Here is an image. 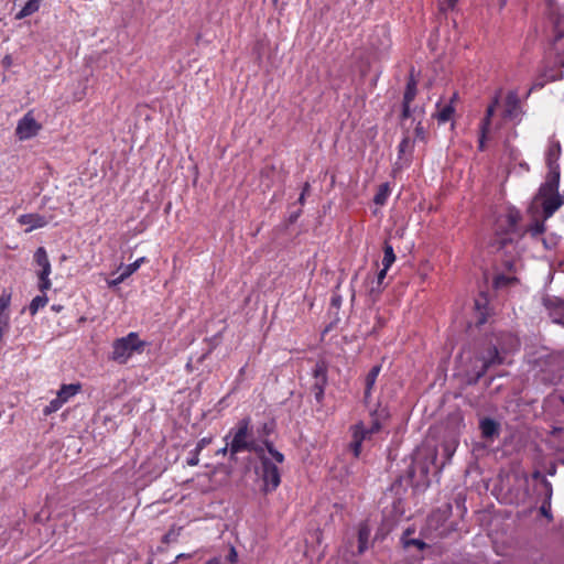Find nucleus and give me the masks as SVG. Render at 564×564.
Listing matches in <instances>:
<instances>
[{
  "instance_id": "f257e3e1",
  "label": "nucleus",
  "mask_w": 564,
  "mask_h": 564,
  "mask_svg": "<svg viewBox=\"0 0 564 564\" xmlns=\"http://www.w3.org/2000/svg\"><path fill=\"white\" fill-rule=\"evenodd\" d=\"M230 441L229 453L235 456L242 452L254 453L257 456L260 455L264 449L271 455L276 464L284 462V455L274 448L273 443L268 438L262 441V445L253 437L251 430V419L249 416L241 419L237 425L230 430L229 434L225 436V441Z\"/></svg>"
},
{
  "instance_id": "f03ea898",
  "label": "nucleus",
  "mask_w": 564,
  "mask_h": 564,
  "mask_svg": "<svg viewBox=\"0 0 564 564\" xmlns=\"http://www.w3.org/2000/svg\"><path fill=\"white\" fill-rule=\"evenodd\" d=\"M33 263L35 272L39 278V289L42 293L51 288V281L48 275L51 273V263L46 250L43 247H39L33 256ZM47 296L45 294L36 295L29 305V312L31 315H35L40 308H43L47 304Z\"/></svg>"
},
{
  "instance_id": "7ed1b4c3",
  "label": "nucleus",
  "mask_w": 564,
  "mask_h": 564,
  "mask_svg": "<svg viewBox=\"0 0 564 564\" xmlns=\"http://www.w3.org/2000/svg\"><path fill=\"white\" fill-rule=\"evenodd\" d=\"M147 346L148 343L140 339L138 333L131 332L112 343L111 358L119 364H127L134 354H142Z\"/></svg>"
},
{
  "instance_id": "20e7f679",
  "label": "nucleus",
  "mask_w": 564,
  "mask_h": 564,
  "mask_svg": "<svg viewBox=\"0 0 564 564\" xmlns=\"http://www.w3.org/2000/svg\"><path fill=\"white\" fill-rule=\"evenodd\" d=\"M261 463L262 491L269 494L274 491L281 484L280 469L265 454V449L257 456Z\"/></svg>"
},
{
  "instance_id": "39448f33",
  "label": "nucleus",
  "mask_w": 564,
  "mask_h": 564,
  "mask_svg": "<svg viewBox=\"0 0 564 564\" xmlns=\"http://www.w3.org/2000/svg\"><path fill=\"white\" fill-rule=\"evenodd\" d=\"M328 367L324 360H319L315 364L313 369L314 382L311 387L312 393L317 403L322 404L324 401L325 388L328 382Z\"/></svg>"
},
{
  "instance_id": "423d86ee",
  "label": "nucleus",
  "mask_w": 564,
  "mask_h": 564,
  "mask_svg": "<svg viewBox=\"0 0 564 564\" xmlns=\"http://www.w3.org/2000/svg\"><path fill=\"white\" fill-rule=\"evenodd\" d=\"M41 124L34 119L31 111L25 113L18 122L15 134L20 140H28L37 134Z\"/></svg>"
},
{
  "instance_id": "0eeeda50",
  "label": "nucleus",
  "mask_w": 564,
  "mask_h": 564,
  "mask_svg": "<svg viewBox=\"0 0 564 564\" xmlns=\"http://www.w3.org/2000/svg\"><path fill=\"white\" fill-rule=\"evenodd\" d=\"M539 197L542 198V210L544 219H547L554 215V213L564 204L563 197L558 194V191L555 193H540Z\"/></svg>"
},
{
  "instance_id": "6e6552de",
  "label": "nucleus",
  "mask_w": 564,
  "mask_h": 564,
  "mask_svg": "<svg viewBox=\"0 0 564 564\" xmlns=\"http://www.w3.org/2000/svg\"><path fill=\"white\" fill-rule=\"evenodd\" d=\"M416 80L411 75L403 95V101H402V113L401 119L405 120L411 117V102L415 99L417 88H416Z\"/></svg>"
},
{
  "instance_id": "1a4fd4ad",
  "label": "nucleus",
  "mask_w": 564,
  "mask_h": 564,
  "mask_svg": "<svg viewBox=\"0 0 564 564\" xmlns=\"http://www.w3.org/2000/svg\"><path fill=\"white\" fill-rule=\"evenodd\" d=\"M481 359L482 367L476 375V381L484 377L491 366L501 365L503 364L505 360V358L500 355V351L497 348V346L489 347L487 355L484 356Z\"/></svg>"
},
{
  "instance_id": "9d476101",
  "label": "nucleus",
  "mask_w": 564,
  "mask_h": 564,
  "mask_svg": "<svg viewBox=\"0 0 564 564\" xmlns=\"http://www.w3.org/2000/svg\"><path fill=\"white\" fill-rule=\"evenodd\" d=\"M549 174L546 181L540 187V193H555L558 191L560 185V165L549 166Z\"/></svg>"
},
{
  "instance_id": "9b49d317",
  "label": "nucleus",
  "mask_w": 564,
  "mask_h": 564,
  "mask_svg": "<svg viewBox=\"0 0 564 564\" xmlns=\"http://www.w3.org/2000/svg\"><path fill=\"white\" fill-rule=\"evenodd\" d=\"M479 429L481 437L487 441H494L500 433V424L490 417L481 419L479 422Z\"/></svg>"
},
{
  "instance_id": "f8f14e48",
  "label": "nucleus",
  "mask_w": 564,
  "mask_h": 564,
  "mask_svg": "<svg viewBox=\"0 0 564 564\" xmlns=\"http://www.w3.org/2000/svg\"><path fill=\"white\" fill-rule=\"evenodd\" d=\"M19 224L26 226L25 231L30 232L34 229L42 228L46 225L44 216L39 214H24L18 218Z\"/></svg>"
},
{
  "instance_id": "ddd939ff",
  "label": "nucleus",
  "mask_w": 564,
  "mask_h": 564,
  "mask_svg": "<svg viewBox=\"0 0 564 564\" xmlns=\"http://www.w3.org/2000/svg\"><path fill=\"white\" fill-rule=\"evenodd\" d=\"M457 99V93H454L449 104L444 105L443 107L440 106V104L436 105L438 108L437 112L434 115V117L437 119V122L440 124L446 123L449 121L455 112L454 102Z\"/></svg>"
},
{
  "instance_id": "4468645a",
  "label": "nucleus",
  "mask_w": 564,
  "mask_h": 564,
  "mask_svg": "<svg viewBox=\"0 0 564 564\" xmlns=\"http://www.w3.org/2000/svg\"><path fill=\"white\" fill-rule=\"evenodd\" d=\"M70 397V384H63L58 395L50 402L44 409V414H51L57 411L64 402Z\"/></svg>"
},
{
  "instance_id": "2eb2a0df",
  "label": "nucleus",
  "mask_w": 564,
  "mask_h": 564,
  "mask_svg": "<svg viewBox=\"0 0 564 564\" xmlns=\"http://www.w3.org/2000/svg\"><path fill=\"white\" fill-rule=\"evenodd\" d=\"M561 153H562V149H561L560 141H557V140L550 141L547 150H546V154H545V161H546L547 167L554 166V165H560L558 160L561 158Z\"/></svg>"
},
{
  "instance_id": "dca6fc26",
  "label": "nucleus",
  "mask_w": 564,
  "mask_h": 564,
  "mask_svg": "<svg viewBox=\"0 0 564 564\" xmlns=\"http://www.w3.org/2000/svg\"><path fill=\"white\" fill-rule=\"evenodd\" d=\"M381 371V366H373L366 376V388H365V400L367 401L371 395V390L377 381V378Z\"/></svg>"
},
{
  "instance_id": "f3484780",
  "label": "nucleus",
  "mask_w": 564,
  "mask_h": 564,
  "mask_svg": "<svg viewBox=\"0 0 564 564\" xmlns=\"http://www.w3.org/2000/svg\"><path fill=\"white\" fill-rule=\"evenodd\" d=\"M42 0H28L22 9L15 14L17 20L24 19L39 11Z\"/></svg>"
},
{
  "instance_id": "a211bd4d",
  "label": "nucleus",
  "mask_w": 564,
  "mask_h": 564,
  "mask_svg": "<svg viewBox=\"0 0 564 564\" xmlns=\"http://www.w3.org/2000/svg\"><path fill=\"white\" fill-rule=\"evenodd\" d=\"M445 520V513L441 510H435L427 517L426 525L429 529L437 531Z\"/></svg>"
},
{
  "instance_id": "6ab92c4d",
  "label": "nucleus",
  "mask_w": 564,
  "mask_h": 564,
  "mask_svg": "<svg viewBox=\"0 0 564 564\" xmlns=\"http://www.w3.org/2000/svg\"><path fill=\"white\" fill-rule=\"evenodd\" d=\"M390 194H391V188H390L389 183L381 184L373 197L375 204L383 206L387 203Z\"/></svg>"
},
{
  "instance_id": "aec40b11",
  "label": "nucleus",
  "mask_w": 564,
  "mask_h": 564,
  "mask_svg": "<svg viewBox=\"0 0 564 564\" xmlns=\"http://www.w3.org/2000/svg\"><path fill=\"white\" fill-rule=\"evenodd\" d=\"M545 220L546 219H535L532 224H530L525 232L529 234L532 238H538L545 231Z\"/></svg>"
},
{
  "instance_id": "412c9836",
  "label": "nucleus",
  "mask_w": 564,
  "mask_h": 564,
  "mask_svg": "<svg viewBox=\"0 0 564 564\" xmlns=\"http://www.w3.org/2000/svg\"><path fill=\"white\" fill-rule=\"evenodd\" d=\"M394 261H395V253H394L393 247L388 241H384L382 265L386 269H390L391 265L394 263Z\"/></svg>"
},
{
  "instance_id": "4be33fe9",
  "label": "nucleus",
  "mask_w": 564,
  "mask_h": 564,
  "mask_svg": "<svg viewBox=\"0 0 564 564\" xmlns=\"http://www.w3.org/2000/svg\"><path fill=\"white\" fill-rule=\"evenodd\" d=\"M370 530L367 525H361L358 530V552L361 554L367 550Z\"/></svg>"
},
{
  "instance_id": "5701e85b",
  "label": "nucleus",
  "mask_w": 564,
  "mask_h": 564,
  "mask_svg": "<svg viewBox=\"0 0 564 564\" xmlns=\"http://www.w3.org/2000/svg\"><path fill=\"white\" fill-rule=\"evenodd\" d=\"M350 431H351V437L359 436L361 443L364 441L370 438L371 435H372V434L369 433V431L367 430V427L364 425L362 422H359V423L352 425L350 427Z\"/></svg>"
},
{
  "instance_id": "b1692460",
  "label": "nucleus",
  "mask_w": 564,
  "mask_h": 564,
  "mask_svg": "<svg viewBox=\"0 0 564 564\" xmlns=\"http://www.w3.org/2000/svg\"><path fill=\"white\" fill-rule=\"evenodd\" d=\"M147 262H148V259L145 257H141V258L137 259L134 262H132L128 265H124V267H120L119 269L122 270V272L127 275V278H129L134 272H137L142 264H144Z\"/></svg>"
},
{
  "instance_id": "393cba45",
  "label": "nucleus",
  "mask_w": 564,
  "mask_h": 564,
  "mask_svg": "<svg viewBox=\"0 0 564 564\" xmlns=\"http://www.w3.org/2000/svg\"><path fill=\"white\" fill-rule=\"evenodd\" d=\"M516 281H517V279L514 276H508V275H505V274H499L494 280V286L496 289H500V288L508 286V285L514 283Z\"/></svg>"
},
{
  "instance_id": "a878e982",
  "label": "nucleus",
  "mask_w": 564,
  "mask_h": 564,
  "mask_svg": "<svg viewBox=\"0 0 564 564\" xmlns=\"http://www.w3.org/2000/svg\"><path fill=\"white\" fill-rule=\"evenodd\" d=\"M412 149H413V142L411 141L410 137L409 135H405L401 142L399 143L398 145V154H399V159L402 158L403 154H405L406 152H412Z\"/></svg>"
},
{
  "instance_id": "bb28decb",
  "label": "nucleus",
  "mask_w": 564,
  "mask_h": 564,
  "mask_svg": "<svg viewBox=\"0 0 564 564\" xmlns=\"http://www.w3.org/2000/svg\"><path fill=\"white\" fill-rule=\"evenodd\" d=\"M351 442L349 444V449L351 451L352 455L355 458H358L361 454V446H362V443L360 442V437L359 436H356V437H351Z\"/></svg>"
},
{
  "instance_id": "cd10ccee",
  "label": "nucleus",
  "mask_w": 564,
  "mask_h": 564,
  "mask_svg": "<svg viewBox=\"0 0 564 564\" xmlns=\"http://www.w3.org/2000/svg\"><path fill=\"white\" fill-rule=\"evenodd\" d=\"M11 303V292L3 290L0 295V312H8V308Z\"/></svg>"
},
{
  "instance_id": "c85d7f7f",
  "label": "nucleus",
  "mask_w": 564,
  "mask_h": 564,
  "mask_svg": "<svg viewBox=\"0 0 564 564\" xmlns=\"http://www.w3.org/2000/svg\"><path fill=\"white\" fill-rule=\"evenodd\" d=\"M442 447H443V451H444V454H445L447 460H449L456 451L457 443L455 441L444 442L442 444Z\"/></svg>"
},
{
  "instance_id": "c756f323",
  "label": "nucleus",
  "mask_w": 564,
  "mask_h": 564,
  "mask_svg": "<svg viewBox=\"0 0 564 564\" xmlns=\"http://www.w3.org/2000/svg\"><path fill=\"white\" fill-rule=\"evenodd\" d=\"M402 544L405 549H408L410 546H415L420 551L424 550L427 546L424 541H422L420 539H413V538L405 540V542Z\"/></svg>"
},
{
  "instance_id": "7c9ffc66",
  "label": "nucleus",
  "mask_w": 564,
  "mask_h": 564,
  "mask_svg": "<svg viewBox=\"0 0 564 564\" xmlns=\"http://www.w3.org/2000/svg\"><path fill=\"white\" fill-rule=\"evenodd\" d=\"M181 528L176 531L174 528L170 529L164 535H163V539H162V542L163 543H171V542H175L177 540V536L180 534V531Z\"/></svg>"
},
{
  "instance_id": "2f4dec72",
  "label": "nucleus",
  "mask_w": 564,
  "mask_h": 564,
  "mask_svg": "<svg viewBox=\"0 0 564 564\" xmlns=\"http://www.w3.org/2000/svg\"><path fill=\"white\" fill-rule=\"evenodd\" d=\"M415 138L420 141L425 142L426 141V131L422 124V122H417L415 129H414Z\"/></svg>"
},
{
  "instance_id": "473e14b6",
  "label": "nucleus",
  "mask_w": 564,
  "mask_h": 564,
  "mask_svg": "<svg viewBox=\"0 0 564 564\" xmlns=\"http://www.w3.org/2000/svg\"><path fill=\"white\" fill-rule=\"evenodd\" d=\"M490 127H491V118L484 117V118L481 119L480 124H479V132H480V133H487V134H489Z\"/></svg>"
},
{
  "instance_id": "72a5a7b5",
  "label": "nucleus",
  "mask_w": 564,
  "mask_h": 564,
  "mask_svg": "<svg viewBox=\"0 0 564 564\" xmlns=\"http://www.w3.org/2000/svg\"><path fill=\"white\" fill-rule=\"evenodd\" d=\"M212 442H213V436H205V437L200 438V440L197 442L195 449H197V452H202V451H203L206 446H208Z\"/></svg>"
},
{
  "instance_id": "f704fd0d",
  "label": "nucleus",
  "mask_w": 564,
  "mask_h": 564,
  "mask_svg": "<svg viewBox=\"0 0 564 564\" xmlns=\"http://www.w3.org/2000/svg\"><path fill=\"white\" fill-rule=\"evenodd\" d=\"M199 454L200 452H197V449L192 451L191 456L187 458V465L197 466L199 463Z\"/></svg>"
},
{
  "instance_id": "c9c22d12",
  "label": "nucleus",
  "mask_w": 564,
  "mask_h": 564,
  "mask_svg": "<svg viewBox=\"0 0 564 564\" xmlns=\"http://www.w3.org/2000/svg\"><path fill=\"white\" fill-rule=\"evenodd\" d=\"M542 485H543L544 491H545V500L551 502V498H552V494H553L552 484L546 478H543Z\"/></svg>"
},
{
  "instance_id": "e433bc0d",
  "label": "nucleus",
  "mask_w": 564,
  "mask_h": 564,
  "mask_svg": "<svg viewBox=\"0 0 564 564\" xmlns=\"http://www.w3.org/2000/svg\"><path fill=\"white\" fill-rule=\"evenodd\" d=\"M310 189H311L310 183L305 182L303 187H302V192L300 194L299 200H297L300 205H304L305 204V197L310 193Z\"/></svg>"
},
{
  "instance_id": "4c0bfd02",
  "label": "nucleus",
  "mask_w": 564,
  "mask_h": 564,
  "mask_svg": "<svg viewBox=\"0 0 564 564\" xmlns=\"http://www.w3.org/2000/svg\"><path fill=\"white\" fill-rule=\"evenodd\" d=\"M127 279H128L127 275L121 271V273L118 276L108 281V286L109 288L117 286L120 283H122L123 281H126Z\"/></svg>"
},
{
  "instance_id": "58836bf2",
  "label": "nucleus",
  "mask_w": 564,
  "mask_h": 564,
  "mask_svg": "<svg viewBox=\"0 0 564 564\" xmlns=\"http://www.w3.org/2000/svg\"><path fill=\"white\" fill-rule=\"evenodd\" d=\"M227 561L230 564H236L238 562V553L234 546H231L229 550V553L227 555Z\"/></svg>"
},
{
  "instance_id": "ea45409f",
  "label": "nucleus",
  "mask_w": 564,
  "mask_h": 564,
  "mask_svg": "<svg viewBox=\"0 0 564 564\" xmlns=\"http://www.w3.org/2000/svg\"><path fill=\"white\" fill-rule=\"evenodd\" d=\"M275 171V166L274 165H267L262 169L261 171V176L262 177H269L270 174L274 173Z\"/></svg>"
},
{
  "instance_id": "a19ab883",
  "label": "nucleus",
  "mask_w": 564,
  "mask_h": 564,
  "mask_svg": "<svg viewBox=\"0 0 564 564\" xmlns=\"http://www.w3.org/2000/svg\"><path fill=\"white\" fill-rule=\"evenodd\" d=\"M550 508H551V502L550 501H546L544 500L540 510H541V513L545 517H550Z\"/></svg>"
},
{
  "instance_id": "79ce46f5",
  "label": "nucleus",
  "mask_w": 564,
  "mask_h": 564,
  "mask_svg": "<svg viewBox=\"0 0 564 564\" xmlns=\"http://www.w3.org/2000/svg\"><path fill=\"white\" fill-rule=\"evenodd\" d=\"M381 429V424L378 420L373 421L370 427H367L370 434L378 433Z\"/></svg>"
},
{
  "instance_id": "37998d69",
  "label": "nucleus",
  "mask_w": 564,
  "mask_h": 564,
  "mask_svg": "<svg viewBox=\"0 0 564 564\" xmlns=\"http://www.w3.org/2000/svg\"><path fill=\"white\" fill-rule=\"evenodd\" d=\"M487 137H488L487 133H480L479 132V140H478V149H479V151H484L485 150V143H486Z\"/></svg>"
},
{
  "instance_id": "c03bdc74",
  "label": "nucleus",
  "mask_w": 564,
  "mask_h": 564,
  "mask_svg": "<svg viewBox=\"0 0 564 564\" xmlns=\"http://www.w3.org/2000/svg\"><path fill=\"white\" fill-rule=\"evenodd\" d=\"M415 532V530L413 528H408L403 534H402V538H401V541L402 543L405 542V540H409L411 539V535Z\"/></svg>"
},
{
  "instance_id": "a18cd8bd",
  "label": "nucleus",
  "mask_w": 564,
  "mask_h": 564,
  "mask_svg": "<svg viewBox=\"0 0 564 564\" xmlns=\"http://www.w3.org/2000/svg\"><path fill=\"white\" fill-rule=\"evenodd\" d=\"M87 85L85 84L80 91L73 94V99L80 100L86 95Z\"/></svg>"
},
{
  "instance_id": "49530a36",
  "label": "nucleus",
  "mask_w": 564,
  "mask_h": 564,
  "mask_svg": "<svg viewBox=\"0 0 564 564\" xmlns=\"http://www.w3.org/2000/svg\"><path fill=\"white\" fill-rule=\"evenodd\" d=\"M10 323V314L9 312H0V324H8Z\"/></svg>"
},
{
  "instance_id": "de8ad7c7",
  "label": "nucleus",
  "mask_w": 564,
  "mask_h": 564,
  "mask_svg": "<svg viewBox=\"0 0 564 564\" xmlns=\"http://www.w3.org/2000/svg\"><path fill=\"white\" fill-rule=\"evenodd\" d=\"M389 269H386L384 267L379 271L378 273V276H377V280H378V284H381L382 281L384 280L386 275H387V272H388Z\"/></svg>"
},
{
  "instance_id": "09e8293b",
  "label": "nucleus",
  "mask_w": 564,
  "mask_h": 564,
  "mask_svg": "<svg viewBox=\"0 0 564 564\" xmlns=\"http://www.w3.org/2000/svg\"><path fill=\"white\" fill-rule=\"evenodd\" d=\"M341 304V296L340 295H333L332 297V306L339 307Z\"/></svg>"
},
{
  "instance_id": "8fccbe9b",
  "label": "nucleus",
  "mask_w": 564,
  "mask_h": 564,
  "mask_svg": "<svg viewBox=\"0 0 564 564\" xmlns=\"http://www.w3.org/2000/svg\"><path fill=\"white\" fill-rule=\"evenodd\" d=\"M272 432V427L268 424V423H264L262 425V435L263 436H269Z\"/></svg>"
},
{
  "instance_id": "3c124183",
  "label": "nucleus",
  "mask_w": 564,
  "mask_h": 564,
  "mask_svg": "<svg viewBox=\"0 0 564 564\" xmlns=\"http://www.w3.org/2000/svg\"><path fill=\"white\" fill-rule=\"evenodd\" d=\"M229 447H230V442L226 441V445L223 448L218 449L217 454L218 455H226L229 452Z\"/></svg>"
},
{
  "instance_id": "603ef678",
  "label": "nucleus",
  "mask_w": 564,
  "mask_h": 564,
  "mask_svg": "<svg viewBox=\"0 0 564 564\" xmlns=\"http://www.w3.org/2000/svg\"><path fill=\"white\" fill-rule=\"evenodd\" d=\"M495 111H496V109H494V106H488L487 109H486L485 117H488V118L492 119V117L495 115Z\"/></svg>"
},
{
  "instance_id": "864d4df0",
  "label": "nucleus",
  "mask_w": 564,
  "mask_h": 564,
  "mask_svg": "<svg viewBox=\"0 0 564 564\" xmlns=\"http://www.w3.org/2000/svg\"><path fill=\"white\" fill-rule=\"evenodd\" d=\"M532 478L533 479H539L541 480V482L543 484V478H545L541 471L539 470H535L533 474H532Z\"/></svg>"
},
{
  "instance_id": "5fc2aeb1",
  "label": "nucleus",
  "mask_w": 564,
  "mask_h": 564,
  "mask_svg": "<svg viewBox=\"0 0 564 564\" xmlns=\"http://www.w3.org/2000/svg\"><path fill=\"white\" fill-rule=\"evenodd\" d=\"M499 105V96H495L492 101L488 106H494V109Z\"/></svg>"
},
{
  "instance_id": "6e6d98bb",
  "label": "nucleus",
  "mask_w": 564,
  "mask_h": 564,
  "mask_svg": "<svg viewBox=\"0 0 564 564\" xmlns=\"http://www.w3.org/2000/svg\"><path fill=\"white\" fill-rule=\"evenodd\" d=\"M206 564H221L220 562V558L219 557H213V558H209Z\"/></svg>"
},
{
  "instance_id": "4d7b16f0",
  "label": "nucleus",
  "mask_w": 564,
  "mask_h": 564,
  "mask_svg": "<svg viewBox=\"0 0 564 564\" xmlns=\"http://www.w3.org/2000/svg\"><path fill=\"white\" fill-rule=\"evenodd\" d=\"M80 390L79 383H73V395H75Z\"/></svg>"
},
{
  "instance_id": "13d9d810",
  "label": "nucleus",
  "mask_w": 564,
  "mask_h": 564,
  "mask_svg": "<svg viewBox=\"0 0 564 564\" xmlns=\"http://www.w3.org/2000/svg\"><path fill=\"white\" fill-rule=\"evenodd\" d=\"M445 1H446L447 6H448L449 8H454V6H455V4H456V2H457V0H445Z\"/></svg>"
},
{
  "instance_id": "bf43d9fd",
  "label": "nucleus",
  "mask_w": 564,
  "mask_h": 564,
  "mask_svg": "<svg viewBox=\"0 0 564 564\" xmlns=\"http://www.w3.org/2000/svg\"><path fill=\"white\" fill-rule=\"evenodd\" d=\"M508 337H509L510 341L513 343L516 346L519 345L518 339L516 337H513L511 335H508Z\"/></svg>"
},
{
  "instance_id": "052dcab7",
  "label": "nucleus",
  "mask_w": 564,
  "mask_h": 564,
  "mask_svg": "<svg viewBox=\"0 0 564 564\" xmlns=\"http://www.w3.org/2000/svg\"><path fill=\"white\" fill-rule=\"evenodd\" d=\"M542 241H543L545 249H551V246H549V242L546 241V239L543 238Z\"/></svg>"
},
{
  "instance_id": "680f3d73",
  "label": "nucleus",
  "mask_w": 564,
  "mask_h": 564,
  "mask_svg": "<svg viewBox=\"0 0 564 564\" xmlns=\"http://www.w3.org/2000/svg\"><path fill=\"white\" fill-rule=\"evenodd\" d=\"M300 213H301V212H299V213H296L295 215L291 216V221H295V220H296V218L300 216Z\"/></svg>"
},
{
  "instance_id": "e2e57ef3",
  "label": "nucleus",
  "mask_w": 564,
  "mask_h": 564,
  "mask_svg": "<svg viewBox=\"0 0 564 564\" xmlns=\"http://www.w3.org/2000/svg\"><path fill=\"white\" fill-rule=\"evenodd\" d=\"M61 308H62V307H61V306H57V305H53V306H52V310H54V311H56V312H59V311H61Z\"/></svg>"
},
{
  "instance_id": "0e129e2a",
  "label": "nucleus",
  "mask_w": 564,
  "mask_h": 564,
  "mask_svg": "<svg viewBox=\"0 0 564 564\" xmlns=\"http://www.w3.org/2000/svg\"><path fill=\"white\" fill-rule=\"evenodd\" d=\"M555 474V467L549 470V475L553 476Z\"/></svg>"
}]
</instances>
